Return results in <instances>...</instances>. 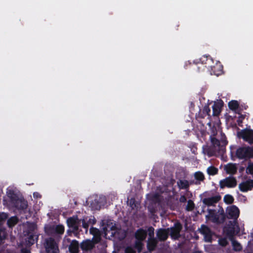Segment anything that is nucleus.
<instances>
[{
    "mask_svg": "<svg viewBox=\"0 0 253 253\" xmlns=\"http://www.w3.org/2000/svg\"><path fill=\"white\" fill-rule=\"evenodd\" d=\"M105 236L110 239L114 236L119 239H123L125 236V233L115 223L110 220L107 222L106 225L103 228Z\"/></svg>",
    "mask_w": 253,
    "mask_h": 253,
    "instance_id": "1",
    "label": "nucleus"
},
{
    "mask_svg": "<svg viewBox=\"0 0 253 253\" xmlns=\"http://www.w3.org/2000/svg\"><path fill=\"white\" fill-rule=\"evenodd\" d=\"M200 105H198V109L199 111H211L210 105L212 104L211 107L212 111H221L224 106V102L221 99H217L214 101L208 100L207 103L205 104L203 107V110L202 109V100L199 98Z\"/></svg>",
    "mask_w": 253,
    "mask_h": 253,
    "instance_id": "2",
    "label": "nucleus"
},
{
    "mask_svg": "<svg viewBox=\"0 0 253 253\" xmlns=\"http://www.w3.org/2000/svg\"><path fill=\"white\" fill-rule=\"evenodd\" d=\"M208 212L209 213L206 215V217L214 223H221L225 219L224 211L222 208H220L217 213L211 210H209Z\"/></svg>",
    "mask_w": 253,
    "mask_h": 253,
    "instance_id": "3",
    "label": "nucleus"
},
{
    "mask_svg": "<svg viewBox=\"0 0 253 253\" xmlns=\"http://www.w3.org/2000/svg\"><path fill=\"white\" fill-rule=\"evenodd\" d=\"M236 156L240 159L250 158L253 157V149L249 147H240L236 151Z\"/></svg>",
    "mask_w": 253,
    "mask_h": 253,
    "instance_id": "4",
    "label": "nucleus"
},
{
    "mask_svg": "<svg viewBox=\"0 0 253 253\" xmlns=\"http://www.w3.org/2000/svg\"><path fill=\"white\" fill-rule=\"evenodd\" d=\"M44 246L47 253H59L57 243L52 238L46 239Z\"/></svg>",
    "mask_w": 253,
    "mask_h": 253,
    "instance_id": "5",
    "label": "nucleus"
},
{
    "mask_svg": "<svg viewBox=\"0 0 253 253\" xmlns=\"http://www.w3.org/2000/svg\"><path fill=\"white\" fill-rule=\"evenodd\" d=\"M239 137L243 138L250 144H253V130L251 129H243L237 133Z\"/></svg>",
    "mask_w": 253,
    "mask_h": 253,
    "instance_id": "6",
    "label": "nucleus"
},
{
    "mask_svg": "<svg viewBox=\"0 0 253 253\" xmlns=\"http://www.w3.org/2000/svg\"><path fill=\"white\" fill-rule=\"evenodd\" d=\"M237 184L236 179L231 176L226 177L219 182V186L221 189H223L225 187L228 188L235 187Z\"/></svg>",
    "mask_w": 253,
    "mask_h": 253,
    "instance_id": "7",
    "label": "nucleus"
},
{
    "mask_svg": "<svg viewBox=\"0 0 253 253\" xmlns=\"http://www.w3.org/2000/svg\"><path fill=\"white\" fill-rule=\"evenodd\" d=\"M226 213L228 218L234 220L237 219L239 216V209L236 206H229L226 210Z\"/></svg>",
    "mask_w": 253,
    "mask_h": 253,
    "instance_id": "8",
    "label": "nucleus"
},
{
    "mask_svg": "<svg viewBox=\"0 0 253 253\" xmlns=\"http://www.w3.org/2000/svg\"><path fill=\"white\" fill-rule=\"evenodd\" d=\"M207 69L211 75L218 76L221 74L223 67L220 62L216 61L215 63L213 62V64H211V67H209Z\"/></svg>",
    "mask_w": 253,
    "mask_h": 253,
    "instance_id": "9",
    "label": "nucleus"
},
{
    "mask_svg": "<svg viewBox=\"0 0 253 253\" xmlns=\"http://www.w3.org/2000/svg\"><path fill=\"white\" fill-rule=\"evenodd\" d=\"M199 230L200 232L204 235L205 241L208 242H211L212 232L208 226L203 225Z\"/></svg>",
    "mask_w": 253,
    "mask_h": 253,
    "instance_id": "10",
    "label": "nucleus"
},
{
    "mask_svg": "<svg viewBox=\"0 0 253 253\" xmlns=\"http://www.w3.org/2000/svg\"><path fill=\"white\" fill-rule=\"evenodd\" d=\"M68 226L74 231H77L80 224V220L77 216H73L67 219Z\"/></svg>",
    "mask_w": 253,
    "mask_h": 253,
    "instance_id": "11",
    "label": "nucleus"
},
{
    "mask_svg": "<svg viewBox=\"0 0 253 253\" xmlns=\"http://www.w3.org/2000/svg\"><path fill=\"white\" fill-rule=\"evenodd\" d=\"M182 229L181 225L177 223L174 224V226L169 229V233L171 238L174 239H176L180 236V232Z\"/></svg>",
    "mask_w": 253,
    "mask_h": 253,
    "instance_id": "12",
    "label": "nucleus"
},
{
    "mask_svg": "<svg viewBox=\"0 0 253 253\" xmlns=\"http://www.w3.org/2000/svg\"><path fill=\"white\" fill-rule=\"evenodd\" d=\"M253 188V179L243 181L239 184V189L243 192L251 190Z\"/></svg>",
    "mask_w": 253,
    "mask_h": 253,
    "instance_id": "13",
    "label": "nucleus"
},
{
    "mask_svg": "<svg viewBox=\"0 0 253 253\" xmlns=\"http://www.w3.org/2000/svg\"><path fill=\"white\" fill-rule=\"evenodd\" d=\"M221 199V196L219 195H215L211 197L204 198L203 200V203L208 206H212L217 203Z\"/></svg>",
    "mask_w": 253,
    "mask_h": 253,
    "instance_id": "14",
    "label": "nucleus"
},
{
    "mask_svg": "<svg viewBox=\"0 0 253 253\" xmlns=\"http://www.w3.org/2000/svg\"><path fill=\"white\" fill-rule=\"evenodd\" d=\"M224 170L227 174H234L237 170V165L235 164L229 163L224 166Z\"/></svg>",
    "mask_w": 253,
    "mask_h": 253,
    "instance_id": "15",
    "label": "nucleus"
},
{
    "mask_svg": "<svg viewBox=\"0 0 253 253\" xmlns=\"http://www.w3.org/2000/svg\"><path fill=\"white\" fill-rule=\"evenodd\" d=\"M95 243H96L94 242V240H93V241L86 240L81 243V247L83 250H90L93 248Z\"/></svg>",
    "mask_w": 253,
    "mask_h": 253,
    "instance_id": "16",
    "label": "nucleus"
},
{
    "mask_svg": "<svg viewBox=\"0 0 253 253\" xmlns=\"http://www.w3.org/2000/svg\"><path fill=\"white\" fill-rule=\"evenodd\" d=\"M169 234V229H159L157 232V237L160 241H165L167 239Z\"/></svg>",
    "mask_w": 253,
    "mask_h": 253,
    "instance_id": "17",
    "label": "nucleus"
},
{
    "mask_svg": "<svg viewBox=\"0 0 253 253\" xmlns=\"http://www.w3.org/2000/svg\"><path fill=\"white\" fill-rule=\"evenodd\" d=\"M200 61L202 64L205 65V67L208 68L211 67V64H213V59L210 56L207 55H203L200 59Z\"/></svg>",
    "mask_w": 253,
    "mask_h": 253,
    "instance_id": "18",
    "label": "nucleus"
},
{
    "mask_svg": "<svg viewBox=\"0 0 253 253\" xmlns=\"http://www.w3.org/2000/svg\"><path fill=\"white\" fill-rule=\"evenodd\" d=\"M224 147L223 146H219L216 147L212 151H209L208 152V155L209 156H212L213 155H216L217 154H220L224 152Z\"/></svg>",
    "mask_w": 253,
    "mask_h": 253,
    "instance_id": "19",
    "label": "nucleus"
},
{
    "mask_svg": "<svg viewBox=\"0 0 253 253\" xmlns=\"http://www.w3.org/2000/svg\"><path fill=\"white\" fill-rule=\"evenodd\" d=\"M79 249V244L78 241L73 240L69 247L70 252L71 253H78Z\"/></svg>",
    "mask_w": 253,
    "mask_h": 253,
    "instance_id": "20",
    "label": "nucleus"
},
{
    "mask_svg": "<svg viewBox=\"0 0 253 253\" xmlns=\"http://www.w3.org/2000/svg\"><path fill=\"white\" fill-rule=\"evenodd\" d=\"M90 232L94 236L93 240H94V242L98 243L100 240V234L99 231L97 229L91 228L90 229Z\"/></svg>",
    "mask_w": 253,
    "mask_h": 253,
    "instance_id": "21",
    "label": "nucleus"
},
{
    "mask_svg": "<svg viewBox=\"0 0 253 253\" xmlns=\"http://www.w3.org/2000/svg\"><path fill=\"white\" fill-rule=\"evenodd\" d=\"M158 243L157 240L155 238H149L147 242V247L149 251H153L156 248Z\"/></svg>",
    "mask_w": 253,
    "mask_h": 253,
    "instance_id": "22",
    "label": "nucleus"
},
{
    "mask_svg": "<svg viewBox=\"0 0 253 253\" xmlns=\"http://www.w3.org/2000/svg\"><path fill=\"white\" fill-rule=\"evenodd\" d=\"M228 107L231 111H238L240 106V102L236 100H232L228 104Z\"/></svg>",
    "mask_w": 253,
    "mask_h": 253,
    "instance_id": "23",
    "label": "nucleus"
},
{
    "mask_svg": "<svg viewBox=\"0 0 253 253\" xmlns=\"http://www.w3.org/2000/svg\"><path fill=\"white\" fill-rule=\"evenodd\" d=\"M146 231L143 229H139L136 232L135 237L138 241H142L146 238Z\"/></svg>",
    "mask_w": 253,
    "mask_h": 253,
    "instance_id": "24",
    "label": "nucleus"
},
{
    "mask_svg": "<svg viewBox=\"0 0 253 253\" xmlns=\"http://www.w3.org/2000/svg\"><path fill=\"white\" fill-rule=\"evenodd\" d=\"M52 230L53 233L62 234L64 232V227L63 225H58L52 226Z\"/></svg>",
    "mask_w": 253,
    "mask_h": 253,
    "instance_id": "25",
    "label": "nucleus"
},
{
    "mask_svg": "<svg viewBox=\"0 0 253 253\" xmlns=\"http://www.w3.org/2000/svg\"><path fill=\"white\" fill-rule=\"evenodd\" d=\"M195 178L197 180L195 182V184H199L200 183L201 181H204L205 179V176L203 173L200 171H198L195 173L194 174Z\"/></svg>",
    "mask_w": 253,
    "mask_h": 253,
    "instance_id": "26",
    "label": "nucleus"
},
{
    "mask_svg": "<svg viewBox=\"0 0 253 253\" xmlns=\"http://www.w3.org/2000/svg\"><path fill=\"white\" fill-rule=\"evenodd\" d=\"M192 184V182H189L186 180H179L177 181V185L180 188L186 189L189 186V184Z\"/></svg>",
    "mask_w": 253,
    "mask_h": 253,
    "instance_id": "27",
    "label": "nucleus"
},
{
    "mask_svg": "<svg viewBox=\"0 0 253 253\" xmlns=\"http://www.w3.org/2000/svg\"><path fill=\"white\" fill-rule=\"evenodd\" d=\"M16 206L19 209H24L27 208V205L26 201L19 200L16 202Z\"/></svg>",
    "mask_w": 253,
    "mask_h": 253,
    "instance_id": "28",
    "label": "nucleus"
},
{
    "mask_svg": "<svg viewBox=\"0 0 253 253\" xmlns=\"http://www.w3.org/2000/svg\"><path fill=\"white\" fill-rule=\"evenodd\" d=\"M17 218L15 216H13L8 219L7 221V224L9 227H12L17 223Z\"/></svg>",
    "mask_w": 253,
    "mask_h": 253,
    "instance_id": "29",
    "label": "nucleus"
},
{
    "mask_svg": "<svg viewBox=\"0 0 253 253\" xmlns=\"http://www.w3.org/2000/svg\"><path fill=\"white\" fill-rule=\"evenodd\" d=\"M224 201L227 204H231L233 203L234 198L230 195H226L224 197Z\"/></svg>",
    "mask_w": 253,
    "mask_h": 253,
    "instance_id": "30",
    "label": "nucleus"
},
{
    "mask_svg": "<svg viewBox=\"0 0 253 253\" xmlns=\"http://www.w3.org/2000/svg\"><path fill=\"white\" fill-rule=\"evenodd\" d=\"M207 171L210 175H214L217 173L218 169L213 166H211L208 168Z\"/></svg>",
    "mask_w": 253,
    "mask_h": 253,
    "instance_id": "31",
    "label": "nucleus"
},
{
    "mask_svg": "<svg viewBox=\"0 0 253 253\" xmlns=\"http://www.w3.org/2000/svg\"><path fill=\"white\" fill-rule=\"evenodd\" d=\"M232 245L234 250L239 251L242 249V246L240 243L236 241H232Z\"/></svg>",
    "mask_w": 253,
    "mask_h": 253,
    "instance_id": "32",
    "label": "nucleus"
},
{
    "mask_svg": "<svg viewBox=\"0 0 253 253\" xmlns=\"http://www.w3.org/2000/svg\"><path fill=\"white\" fill-rule=\"evenodd\" d=\"M240 102V106L238 109V111H244V110H247L248 108V106L246 104V103H245L241 101V100L239 101Z\"/></svg>",
    "mask_w": 253,
    "mask_h": 253,
    "instance_id": "33",
    "label": "nucleus"
},
{
    "mask_svg": "<svg viewBox=\"0 0 253 253\" xmlns=\"http://www.w3.org/2000/svg\"><path fill=\"white\" fill-rule=\"evenodd\" d=\"M246 172L248 174L253 175V163H249L246 169Z\"/></svg>",
    "mask_w": 253,
    "mask_h": 253,
    "instance_id": "34",
    "label": "nucleus"
},
{
    "mask_svg": "<svg viewBox=\"0 0 253 253\" xmlns=\"http://www.w3.org/2000/svg\"><path fill=\"white\" fill-rule=\"evenodd\" d=\"M211 141L213 145V149L216 148V147L220 146L219 140L214 137L211 138Z\"/></svg>",
    "mask_w": 253,
    "mask_h": 253,
    "instance_id": "35",
    "label": "nucleus"
},
{
    "mask_svg": "<svg viewBox=\"0 0 253 253\" xmlns=\"http://www.w3.org/2000/svg\"><path fill=\"white\" fill-rule=\"evenodd\" d=\"M143 244L140 241H137L135 243V248L138 252H140L142 250Z\"/></svg>",
    "mask_w": 253,
    "mask_h": 253,
    "instance_id": "36",
    "label": "nucleus"
},
{
    "mask_svg": "<svg viewBox=\"0 0 253 253\" xmlns=\"http://www.w3.org/2000/svg\"><path fill=\"white\" fill-rule=\"evenodd\" d=\"M148 233L150 238H154V229L152 227H150L148 229Z\"/></svg>",
    "mask_w": 253,
    "mask_h": 253,
    "instance_id": "37",
    "label": "nucleus"
},
{
    "mask_svg": "<svg viewBox=\"0 0 253 253\" xmlns=\"http://www.w3.org/2000/svg\"><path fill=\"white\" fill-rule=\"evenodd\" d=\"M194 206V204L193 202L192 201L189 200L188 202L186 209L188 211H191L193 209Z\"/></svg>",
    "mask_w": 253,
    "mask_h": 253,
    "instance_id": "38",
    "label": "nucleus"
},
{
    "mask_svg": "<svg viewBox=\"0 0 253 253\" xmlns=\"http://www.w3.org/2000/svg\"><path fill=\"white\" fill-rule=\"evenodd\" d=\"M125 253H135V251L132 248L127 247L125 250Z\"/></svg>",
    "mask_w": 253,
    "mask_h": 253,
    "instance_id": "39",
    "label": "nucleus"
},
{
    "mask_svg": "<svg viewBox=\"0 0 253 253\" xmlns=\"http://www.w3.org/2000/svg\"><path fill=\"white\" fill-rule=\"evenodd\" d=\"M219 243L222 246H225L227 244V241L226 239L222 238L219 240Z\"/></svg>",
    "mask_w": 253,
    "mask_h": 253,
    "instance_id": "40",
    "label": "nucleus"
},
{
    "mask_svg": "<svg viewBox=\"0 0 253 253\" xmlns=\"http://www.w3.org/2000/svg\"><path fill=\"white\" fill-rule=\"evenodd\" d=\"M7 218V215L5 213H0V222L5 220Z\"/></svg>",
    "mask_w": 253,
    "mask_h": 253,
    "instance_id": "41",
    "label": "nucleus"
},
{
    "mask_svg": "<svg viewBox=\"0 0 253 253\" xmlns=\"http://www.w3.org/2000/svg\"><path fill=\"white\" fill-rule=\"evenodd\" d=\"M6 237V234L4 231L0 230V241L3 240Z\"/></svg>",
    "mask_w": 253,
    "mask_h": 253,
    "instance_id": "42",
    "label": "nucleus"
},
{
    "mask_svg": "<svg viewBox=\"0 0 253 253\" xmlns=\"http://www.w3.org/2000/svg\"><path fill=\"white\" fill-rule=\"evenodd\" d=\"M195 102H194V101H190L189 102V105L190 111H191V110H195Z\"/></svg>",
    "mask_w": 253,
    "mask_h": 253,
    "instance_id": "43",
    "label": "nucleus"
},
{
    "mask_svg": "<svg viewBox=\"0 0 253 253\" xmlns=\"http://www.w3.org/2000/svg\"><path fill=\"white\" fill-rule=\"evenodd\" d=\"M82 225L84 228L87 229L88 227V224L85 222L84 219L82 220Z\"/></svg>",
    "mask_w": 253,
    "mask_h": 253,
    "instance_id": "44",
    "label": "nucleus"
},
{
    "mask_svg": "<svg viewBox=\"0 0 253 253\" xmlns=\"http://www.w3.org/2000/svg\"><path fill=\"white\" fill-rule=\"evenodd\" d=\"M181 202H185L186 201V199L185 196H181L179 199Z\"/></svg>",
    "mask_w": 253,
    "mask_h": 253,
    "instance_id": "45",
    "label": "nucleus"
},
{
    "mask_svg": "<svg viewBox=\"0 0 253 253\" xmlns=\"http://www.w3.org/2000/svg\"><path fill=\"white\" fill-rule=\"evenodd\" d=\"M21 253H30L29 251L26 249H22L21 250Z\"/></svg>",
    "mask_w": 253,
    "mask_h": 253,
    "instance_id": "46",
    "label": "nucleus"
},
{
    "mask_svg": "<svg viewBox=\"0 0 253 253\" xmlns=\"http://www.w3.org/2000/svg\"><path fill=\"white\" fill-rule=\"evenodd\" d=\"M41 196L40 195V194L38 193H34V197H36V198H38V197H40Z\"/></svg>",
    "mask_w": 253,
    "mask_h": 253,
    "instance_id": "47",
    "label": "nucleus"
},
{
    "mask_svg": "<svg viewBox=\"0 0 253 253\" xmlns=\"http://www.w3.org/2000/svg\"><path fill=\"white\" fill-rule=\"evenodd\" d=\"M220 112H214V115H218L219 114V113Z\"/></svg>",
    "mask_w": 253,
    "mask_h": 253,
    "instance_id": "48",
    "label": "nucleus"
}]
</instances>
